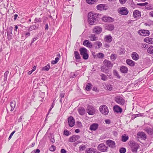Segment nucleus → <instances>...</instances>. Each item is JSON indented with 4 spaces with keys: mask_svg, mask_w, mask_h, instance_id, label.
Listing matches in <instances>:
<instances>
[{
    "mask_svg": "<svg viewBox=\"0 0 153 153\" xmlns=\"http://www.w3.org/2000/svg\"><path fill=\"white\" fill-rule=\"evenodd\" d=\"M99 14L97 13L90 12L88 15V21L91 25H95L97 23V19Z\"/></svg>",
    "mask_w": 153,
    "mask_h": 153,
    "instance_id": "nucleus-1",
    "label": "nucleus"
},
{
    "mask_svg": "<svg viewBox=\"0 0 153 153\" xmlns=\"http://www.w3.org/2000/svg\"><path fill=\"white\" fill-rule=\"evenodd\" d=\"M129 146L131 148L132 151L133 152L137 153L140 147L138 144L133 141H129Z\"/></svg>",
    "mask_w": 153,
    "mask_h": 153,
    "instance_id": "nucleus-2",
    "label": "nucleus"
},
{
    "mask_svg": "<svg viewBox=\"0 0 153 153\" xmlns=\"http://www.w3.org/2000/svg\"><path fill=\"white\" fill-rule=\"evenodd\" d=\"M80 55L82 56V58L85 60L87 59L89 57L88 53V50L84 47L80 48L79 49Z\"/></svg>",
    "mask_w": 153,
    "mask_h": 153,
    "instance_id": "nucleus-3",
    "label": "nucleus"
},
{
    "mask_svg": "<svg viewBox=\"0 0 153 153\" xmlns=\"http://www.w3.org/2000/svg\"><path fill=\"white\" fill-rule=\"evenodd\" d=\"M99 110L101 113L104 115H107L108 114L109 111L108 108L105 105L100 106Z\"/></svg>",
    "mask_w": 153,
    "mask_h": 153,
    "instance_id": "nucleus-4",
    "label": "nucleus"
},
{
    "mask_svg": "<svg viewBox=\"0 0 153 153\" xmlns=\"http://www.w3.org/2000/svg\"><path fill=\"white\" fill-rule=\"evenodd\" d=\"M114 100L117 103L120 105H123L125 103V100L120 96H116L114 98Z\"/></svg>",
    "mask_w": 153,
    "mask_h": 153,
    "instance_id": "nucleus-5",
    "label": "nucleus"
},
{
    "mask_svg": "<svg viewBox=\"0 0 153 153\" xmlns=\"http://www.w3.org/2000/svg\"><path fill=\"white\" fill-rule=\"evenodd\" d=\"M117 11L119 13L123 15H126L128 13V10L125 7L119 8L118 9Z\"/></svg>",
    "mask_w": 153,
    "mask_h": 153,
    "instance_id": "nucleus-6",
    "label": "nucleus"
},
{
    "mask_svg": "<svg viewBox=\"0 0 153 153\" xmlns=\"http://www.w3.org/2000/svg\"><path fill=\"white\" fill-rule=\"evenodd\" d=\"M108 147L105 146L104 143H101L97 147L99 150L103 152H106L108 150Z\"/></svg>",
    "mask_w": 153,
    "mask_h": 153,
    "instance_id": "nucleus-7",
    "label": "nucleus"
},
{
    "mask_svg": "<svg viewBox=\"0 0 153 153\" xmlns=\"http://www.w3.org/2000/svg\"><path fill=\"white\" fill-rule=\"evenodd\" d=\"M87 112L89 115H93L94 114L95 110L94 107L91 105H88L87 108Z\"/></svg>",
    "mask_w": 153,
    "mask_h": 153,
    "instance_id": "nucleus-8",
    "label": "nucleus"
},
{
    "mask_svg": "<svg viewBox=\"0 0 153 153\" xmlns=\"http://www.w3.org/2000/svg\"><path fill=\"white\" fill-rule=\"evenodd\" d=\"M68 125L70 127H73L75 125V120L73 117H69L68 118Z\"/></svg>",
    "mask_w": 153,
    "mask_h": 153,
    "instance_id": "nucleus-9",
    "label": "nucleus"
},
{
    "mask_svg": "<svg viewBox=\"0 0 153 153\" xmlns=\"http://www.w3.org/2000/svg\"><path fill=\"white\" fill-rule=\"evenodd\" d=\"M80 137L79 135L74 134L69 138L68 141L69 142H74L78 140Z\"/></svg>",
    "mask_w": 153,
    "mask_h": 153,
    "instance_id": "nucleus-10",
    "label": "nucleus"
},
{
    "mask_svg": "<svg viewBox=\"0 0 153 153\" xmlns=\"http://www.w3.org/2000/svg\"><path fill=\"white\" fill-rule=\"evenodd\" d=\"M103 63L105 66L108 68H111L113 66V64L110 61L107 59L105 60Z\"/></svg>",
    "mask_w": 153,
    "mask_h": 153,
    "instance_id": "nucleus-11",
    "label": "nucleus"
},
{
    "mask_svg": "<svg viewBox=\"0 0 153 153\" xmlns=\"http://www.w3.org/2000/svg\"><path fill=\"white\" fill-rule=\"evenodd\" d=\"M106 144L110 148H113L115 147V142L111 140H108L106 141Z\"/></svg>",
    "mask_w": 153,
    "mask_h": 153,
    "instance_id": "nucleus-12",
    "label": "nucleus"
},
{
    "mask_svg": "<svg viewBox=\"0 0 153 153\" xmlns=\"http://www.w3.org/2000/svg\"><path fill=\"white\" fill-rule=\"evenodd\" d=\"M102 21L105 22H111L114 21V19L109 16H103L102 18Z\"/></svg>",
    "mask_w": 153,
    "mask_h": 153,
    "instance_id": "nucleus-13",
    "label": "nucleus"
},
{
    "mask_svg": "<svg viewBox=\"0 0 153 153\" xmlns=\"http://www.w3.org/2000/svg\"><path fill=\"white\" fill-rule=\"evenodd\" d=\"M137 135L138 137L141 138L143 140H145L147 138V136L146 134L143 132H138Z\"/></svg>",
    "mask_w": 153,
    "mask_h": 153,
    "instance_id": "nucleus-14",
    "label": "nucleus"
},
{
    "mask_svg": "<svg viewBox=\"0 0 153 153\" xmlns=\"http://www.w3.org/2000/svg\"><path fill=\"white\" fill-rule=\"evenodd\" d=\"M138 33L143 36H148L149 34V32L148 30H141L138 31Z\"/></svg>",
    "mask_w": 153,
    "mask_h": 153,
    "instance_id": "nucleus-15",
    "label": "nucleus"
},
{
    "mask_svg": "<svg viewBox=\"0 0 153 153\" xmlns=\"http://www.w3.org/2000/svg\"><path fill=\"white\" fill-rule=\"evenodd\" d=\"M83 44L85 46L87 47L90 48H92V43L88 40H85L83 42Z\"/></svg>",
    "mask_w": 153,
    "mask_h": 153,
    "instance_id": "nucleus-16",
    "label": "nucleus"
},
{
    "mask_svg": "<svg viewBox=\"0 0 153 153\" xmlns=\"http://www.w3.org/2000/svg\"><path fill=\"white\" fill-rule=\"evenodd\" d=\"M113 111L117 113H121L122 111V109L118 105L114 106L113 108Z\"/></svg>",
    "mask_w": 153,
    "mask_h": 153,
    "instance_id": "nucleus-17",
    "label": "nucleus"
},
{
    "mask_svg": "<svg viewBox=\"0 0 153 153\" xmlns=\"http://www.w3.org/2000/svg\"><path fill=\"white\" fill-rule=\"evenodd\" d=\"M9 72L8 71H6L4 73V77L3 79V80L1 82V85H4L6 83L7 79V77L8 75L9 74Z\"/></svg>",
    "mask_w": 153,
    "mask_h": 153,
    "instance_id": "nucleus-18",
    "label": "nucleus"
},
{
    "mask_svg": "<svg viewBox=\"0 0 153 153\" xmlns=\"http://www.w3.org/2000/svg\"><path fill=\"white\" fill-rule=\"evenodd\" d=\"M102 29L99 26H96L93 29V32L97 34H99L102 31Z\"/></svg>",
    "mask_w": 153,
    "mask_h": 153,
    "instance_id": "nucleus-19",
    "label": "nucleus"
},
{
    "mask_svg": "<svg viewBox=\"0 0 153 153\" xmlns=\"http://www.w3.org/2000/svg\"><path fill=\"white\" fill-rule=\"evenodd\" d=\"M144 131L149 135H153V129L150 127L145 128Z\"/></svg>",
    "mask_w": 153,
    "mask_h": 153,
    "instance_id": "nucleus-20",
    "label": "nucleus"
},
{
    "mask_svg": "<svg viewBox=\"0 0 153 153\" xmlns=\"http://www.w3.org/2000/svg\"><path fill=\"white\" fill-rule=\"evenodd\" d=\"M98 124L94 123L90 126L89 129L92 131H95L98 128Z\"/></svg>",
    "mask_w": 153,
    "mask_h": 153,
    "instance_id": "nucleus-21",
    "label": "nucleus"
},
{
    "mask_svg": "<svg viewBox=\"0 0 153 153\" xmlns=\"http://www.w3.org/2000/svg\"><path fill=\"white\" fill-rule=\"evenodd\" d=\"M133 14L134 18H137L141 16V12L138 10H135L133 12Z\"/></svg>",
    "mask_w": 153,
    "mask_h": 153,
    "instance_id": "nucleus-22",
    "label": "nucleus"
},
{
    "mask_svg": "<svg viewBox=\"0 0 153 153\" xmlns=\"http://www.w3.org/2000/svg\"><path fill=\"white\" fill-rule=\"evenodd\" d=\"M144 41L149 44H153V39L152 38L146 37L144 39Z\"/></svg>",
    "mask_w": 153,
    "mask_h": 153,
    "instance_id": "nucleus-23",
    "label": "nucleus"
},
{
    "mask_svg": "<svg viewBox=\"0 0 153 153\" xmlns=\"http://www.w3.org/2000/svg\"><path fill=\"white\" fill-rule=\"evenodd\" d=\"M112 40V38L110 35H106L104 38L105 41L107 42H111Z\"/></svg>",
    "mask_w": 153,
    "mask_h": 153,
    "instance_id": "nucleus-24",
    "label": "nucleus"
},
{
    "mask_svg": "<svg viewBox=\"0 0 153 153\" xmlns=\"http://www.w3.org/2000/svg\"><path fill=\"white\" fill-rule=\"evenodd\" d=\"M105 28L106 29L108 30L112 31L114 29V26L112 24H110L106 25Z\"/></svg>",
    "mask_w": 153,
    "mask_h": 153,
    "instance_id": "nucleus-25",
    "label": "nucleus"
},
{
    "mask_svg": "<svg viewBox=\"0 0 153 153\" xmlns=\"http://www.w3.org/2000/svg\"><path fill=\"white\" fill-rule=\"evenodd\" d=\"M126 62L128 65L131 66H134L135 65V62L130 59H127Z\"/></svg>",
    "mask_w": 153,
    "mask_h": 153,
    "instance_id": "nucleus-26",
    "label": "nucleus"
},
{
    "mask_svg": "<svg viewBox=\"0 0 153 153\" xmlns=\"http://www.w3.org/2000/svg\"><path fill=\"white\" fill-rule=\"evenodd\" d=\"M120 71L123 73H126L128 71V68L124 66H123L120 68Z\"/></svg>",
    "mask_w": 153,
    "mask_h": 153,
    "instance_id": "nucleus-27",
    "label": "nucleus"
},
{
    "mask_svg": "<svg viewBox=\"0 0 153 153\" xmlns=\"http://www.w3.org/2000/svg\"><path fill=\"white\" fill-rule=\"evenodd\" d=\"M39 27V25L37 24V25H33L30 26L29 29H28V31H32L36 29H38Z\"/></svg>",
    "mask_w": 153,
    "mask_h": 153,
    "instance_id": "nucleus-28",
    "label": "nucleus"
},
{
    "mask_svg": "<svg viewBox=\"0 0 153 153\" xmlns=\"http://www.w3.org/2000/svg\"><path fill=\"white\" fill-rule=\"evenodd\" d=\"M132 59L135 60H137L139 59L138 54L136 52H133L131 54Z\"/></svg>",
    "mask_w": 153,
    "mask_h": 153,
    "instance_id": "nucleus-29",
    "label": "nucleus"
},
{
    "mask_svg": "<svg viewBox=\"0 0 153 153\" xmlns=\"http://www.w3.org/2000/svg\"><path fill=\"white\" fill-rule=\"evenodd\" d=\"M96 149L93 148H90L87 149L86 150V153H96Z\"/></svg>",
    "mask_w": 153,
    "mask_h": 153,
    "instance_id": "nucleus-30",
    "label": "nucleus"
},
{
    "mask_svg": "<svg viewBox=\"0 0 153 153\" xmlns=\"http://www.w3.org/2000/svg\"><path fill=\"white\" fill-rule=\"evenodd\" d=\"M11 29L9 31L7 32V38L9 40H11L12 38V27H11Z\"/></svg>",
    "mask_w": 153,
    "mask_h": 153,
    "instance_id": "nucleus-31",
    "label": "nucleus"
},
{
    "mask_svg": "<svg viewBox=\"0 0 153 153\" xmlns=\"http://www.w3.org/2000/svg\"><path fill=\"white\" fill-rule=\"evenodd\" d=\"M79 114L81 115H83L85 113V110L83 108L80 107L78 109Z\"/></svg>",
    "mask_w": 153,
    "mask_h": 153,
    "instance_id": "nucleus-32",
    "label": "nucleus"
},
{
    "mask_svg": "<svg viewBox=\"0 0 153 153\" xmlns=\"http://www.w3.org/2000/svg\"><path fill=\"white\" fill-rule=\"evenodd\" d=\"M129 138V137L126 134H124L121 136V141L123 142H126Z\"/></svg>",
    "mask_w": 153,
    "mask_h": 153,
    "instance_id": "nucleus-33",
    "label": "nucleus"
},
{
    "mask_svg": "<svg viewBox=\"0 0 153 153\" xmlns=\"http://www.w3.org/2000/svg\"><path fill=\"white\" fill-rule=\"evenodd\" d=\"M101 71L102 72L106 74L108 73L109 72L108 69L106 68V67L104 66H102L101 67Z\"/></svg>",
    "mask_w": 153,
    "mask_h": 153,
    "instance_id": "nucleus-34",
    "label": "nucleus"
},
{
    "mask_svg": "<svg viewBox=\"0 0 153 153\" xmlns=\"http://www.w3.org/2000/svg\"><path fill=\"white\" fill-rule=\"evenodd\" d=\"M16 105V102L15 101H11L10 103V106L11 108L10 111H13L15 108Z\"/></svg>",
    "mask_w": 153,
    "mask_h": 153,
    "instance_id": "nucleus-35",
    "label": "nucleus"
},
{
    "mask_svg": "<svg viewBox=\"0 0 153 153\" xmlns=\"http://www.w3.org/2000/svg\"><path fill=\"white\" fill-rule=\"evenodd\" d=\"M74 57L76 59H81V57L79 53L77 51H75L74 52Z\"/></svg>",
    "mask_w": 153,
    "mask_h": 153,
    "instance_id": "nucleus-36",
    "label": "nucleus"
},
{
    "mask_svg": "<svg viewBox=\"0 0 153 153\" xmlns=\"http://www.w3.org/2000/svg\"><path fill=\"white\" fill-rule=\"evenodd\" d=\"M89 38L90 39L91 41H95L97 40V37L94 34H91L90 36H89Z\"/></svg>",
    "mask_w": 153,
    "mask_h": 153,
    "instance_id": "nucleus-37",
    "label": "nucleus"
},
{
    "mask_svg": "<svg viewBox=\"0 0 153 153\" xmlns=\"http://www.w3.org/2000/svg\"><path fill=\"white\" fill-rule=\"evenodd\" d=\"M97 1V0H86V2L89 4H94Z\"/></svg>",
    "mask_w": 153,
    "mask_h": 153,
    "instance_id": "nucleus-38",
    "label": "nucleus"
},
{
    "mask_svg": "<svg viewBox=\"0 0 153 153\" xmlns=\"http://www.w3.org/2000/svg\"><path fill=\"white\" fill-rule=\"evenodd\" d=\"M148 52L151 54H153V46L149 47L147 49Z\"/></svg>",
    "mask_w": 153,
    "mask_h": 153,
    "instance_id": "nucleus-39",
    "label": "nucleus"
},
{
    "mask_svg": "<svg viewBox=\"0 0 153 153\" xmlns=\"http://www.w3.org/2000/svg\"><path fill=\"white\" fill-rule=\"evenodd\" d=\"M71 134V132L67 129L64 130L63 135L66 136H68Z\"/></svg>",
    "mask_w": 153,
    "mask_h": 153,
    "instance_id": "nucleus-40",
    "label": "nucleus"
},
{
    "mask_svg": "<svg viewBox=\"0 0 153 153\" xmlns=\"http://www.w3.org/2000/svg\"><path fill=\"white\" fill-rule=\"evenodd\" d=\"M97 56L99 58L102 59L104 56V55L102 53H99L97 54L96 56Z\"/></svg>",
    "mask_w": 153,
    "mask_h": 153,
    "instance_id": "nucleus-41",
    "label": "nucleus"
},
{
    "mask_svg": "<svg viewBox=\"0 0 153 153\" xmlns=\"http://www.w3.org/2000/svg\"><path fill=\"white\" fill-rule=\"evenodd\" d=\"M117 56L116 54H111L110 58L112 61H114L117 58Z\"/></svg>",
    "mask_w": 153,
    "mask_h": 153,
    "instance_id": "nucleus-42",
    "label": "nucleus"
},
{
    "mask_svg": "<svg viewBox=\"0 0 153 153\" xmlns=\"http://www.w3.org/2000/svg\"><path fill=\"white\" fill-rule=\"evenodd\" d=\"M50 68V65L49 64H48L46 66L42 68V70L43 71H48Z\"/></svg>",
    "mask_w": 153,
    "mask_h": 153,
    "instance_id": "nucleus-43",
    "label": "nucleus"
},
{
    "mask_svg": "<svg viewBox=\"0 0 153 153\" xmlns=\"http://www.w3.org/2000/svg\"><path fill=\"white\" fill-rule=\"evenodd\" d=\"M55 100H54L53 101V102L52 103V104L51 105V106L49 110V111H48V114H47V117L48 115L49 114V113H50V111H51V109H52V108L53 107L54 105H55Z\"/></svg>",
    "mask_w": 153,
    "mask_h": 153,
    "instance_id": "nucleus-44",
    "label": "nucleus"
},
{
    "mask_svg": "<svg viewBox=\"0 0 153 153\" xmlns=\"http://www.w3.org/2000/svg\"><path fill=\"white\" fill-rule=\"evenodd\" d=\"M103 4H100L97 5V9L99 10H102Z\"/></svg>",
    "mask_w": 153,
    "mask_h": 153,
    "instance_id": "nucleus-45",
    "label": "nucleus"
},
{
    "mask_svg": "<svg viewBox=\"0 0 153 153\" xmlns=\"http://www.w3.org/2000/svg\"><path fill=\"white\" fill-rule=\"evenodd\" d=\"M113 74H114L116 76L117 78L118 79H120V76L118 74V73L117 72V71L115 70H114L113 71Z\"/></svg>",
    "mask_w": 153,
    "mask_h": 153,
    "instance_id": "nucleus-46",
    "label": "nucleus"
},
{
    "mask_svg": "<svg viewBox=\"0 0 153 153\" xmlns=\"http://www.w3.org/2000/svg\"><path fill=\"white\" fill-rule=\"evenodd\" d=\"M100 76L101 77V79L102 80L105 81L107 79V77L104 74H102Z\"/></svg>",
    "mask_w": 153,
    "mask_h": 153,
    "instance_id": "nucleus-47",
    "label": "nucleus"
},
{
    "mask_svg": "<svg viewBox=\"0 0 153 153\" xmlns=\"http://www.w3.org/2000/svg\"><path fill=\"white\" fill-rule=\"evenodd\" d=\"M120 153H125L126 152V149L124 147L121 148L119 150Z\"/></svg>",
    "mask_w": 153,
    "mask_h": 153,
    "instance_id": "nucleus-48",
    "label": "nucleus"
},
{
    "mask_svg": "<svg viewBox=\"0 0 153 153\" xmlns=\"http://www.w3.org/2000/svg\"><path fill=\"white\" fill-rule=\"evenodd\" d=\"M56 147L54 145H52L49 148V150L52 152H53L55 150Z\"/></svg>",
    "mask_w": 153,
    "mask_h": 153,
    "instance_id": "nucleus-49",
    "label": "nucleus"
},
{
    "mask_svg": "<svg viewBox=\"0 0 153 153\" xmlns=\"http://www.w3.org/2000/svg\"><path fill=\"white\" fill-rule=\"evenodd\" d=\"M41 19L39 18H36L34 19V23L36 24L37 22H41Z\"/></svg>",
    "mask_w": 153,
    "mask_h": 153,
    "instance_id": "nucleus-50",
    "label": "nucleus"
},
{
    "mask_svg": "<svg viewBox=\"0 0 153 153\" xmlns=\"http://www.w3.org/2000/svg\"><path fill=\"white\" fill-rule=\"evenodd\" d=\"M77 75H76L75 73L71 72L70 74V77L71 78L75 77Z\"/></svg>",
    "mask_w": 153,
    "mask_h": 153,
    "instance_id": "nucleus-51",
    "label": "nucleus"
},
{
    "mask_svg": "<svg viewBox=\"0 0 153 153\" xmlns=\"http://www.w3.org/2000/svg\"><path fill=\"white\" fill-rule=\"evenodd\" d=\"M86 147L85 145H81L79 147V149L80 151H83L85 149Z\"/></svg>",
    "mask_w": 153,
    "mask_h": 153,
    "instance_id": "nucleus-52",
    "label": "nucleus"
},
{
    "mask_svg": "<svg viewBox=\"0 0 153 153\" xmlns=\"http://www.w3.org/2000/svg\"><path fill=\"white\" fill-rule=\"evenodd\" d=\"M95 44L98 46V48H100L102 45V43L100 42L97 41L95 42Z\"/></svg>",
    "mask_w": 153,
    "mask_h": 153,
    "instance_id": "nucleus-53",
    "label": "nucleus"
},
{
    "mask_svg": "<svg viewBox=\"0 0 153 153\" xmlns=\"http://www.w3.org/2000/svg\"><path fill=\"white\" fill-rule=\"evenodd\" d=\"M57 62V57H56L55 60H53L51 61V63L52 64L54 65L56 64Z\"/></svg>",
    "mask_w": 153,
    "mask_h": 153,
    "instance_id": "nucleus-54",
    "label": "nucleus"
},
{
    "mask_svg": "<svg viewBox=\"0 0 153 153\" xmlns=\"http://www.w3.org/2000/svg\"><path fill=\"white\" fill-rule=\"evenodd\" d=\"M104 88L108 91H111L112 90L113 88L112 87H104Z\"/></svg>",
    "mask_w": 153,
    "mask_h": 153,
    "instance_id": "nucleus-55",
    "label": "nucleus"
},
{
    "mask_svg": "<svg viewBox=\"0 0 153 153\" xmlns=\"http://www.w3.org/2000/svg\"><path fill=\"white\" fill-rule=\"evenodd\" d=\"M141 45H142L141 47L142 48H147L148 47V45H147V44L142 43L141 44Z\"/></svg>",
    "mask_w": 153,
    "mask_h": 153,
    "instance_id": "nucleus-56",
    "label": "nucleus"
},
{
    "mask_svg": "<svg viewBox=\"0 0 153 153\" xmlns=\"http://www.w3.org/2000/svg\"><path fill=\"white\" fill-rule=\"evenodd\" d=\"M108 8L107 5L103 4V10H106L108 9Z\"/></svg>",
    "mask_w": 153,
    "mask_h": 153,
    "instance_id": "nucleus-57",
    "label": "nucleus"
},
{
    "mask_svg": "<svg viewBox=\"0 0 153 153\" xmlns=\"http://www.w3.org/2000/svg\"><path fill=\"white\" fill-rule=\"evenodd\" d=\"M65 94V93L64 91H62L60 94V97H61V98L64 97Z\"/></svg>",
    "mask_w": 153,
    "mask_h": 153,
    "instance_id": "nucleus-58",
    "label": "nucleus"
},
{
    "mask_svg": "<svg viewBox=\"0 0 153 153\" xmlns=\"http://www.w3.org/2000/svg\"><path fill=\"white\" fill-rule=\"evenodd\" d=\"M76 124L77 126L79 128L81 127L82 126V123L80 122L77 121L76 122Z\"/></svg>",
    "mask_w": 153,
    "mask_h": 153,
    "instance_id": "nucleus-59",
    "label": "nucleus"
},
{
    "mask_svg": "<svg viewBox=\"0 0 153 153\" xmlns=\"http://www.w3.org/2000/svg\"><path fill=\"white\" fill-rule=\"evenodd\" d=\"M15 131H13L10 134V136H9V137L8 138V140H10L12 137L13 135L15 133Z\"/></svg>",
    "mask_w": 153,
    "mask_h": 153,
    "instance_id": "nucleus-60",
    "label": "nucleus"
},
{
    "mask_svg": "<svg viewBox=\"0 0 153 153\" xmlns=\"http://www.w3.org/2000/svg\"><path fill=\"white\" fill-rule=\"evenodd\" d=\"M120 3L121 4H125L127 1V0H119Z\"/></svg>",
    "mask_w": 153,
    "mask_h": 153,
    "instance_id": "nucleus-61",
    "label": "nucleus"
},
{
    "mask_svg": "<svg viewBox=\"0 0 153 153\" xmlns=\"http://www.w3.org/2000/svg\"><path fill=\"white\" fill-rule=\"evenodd\" d=\"M92 90L97 92H98L99 91V90L97 88V87H94Z\"/></svg>",
    "mask_w": 153,
    "mask_h": 153,
    "instance_id": "nucleus-62",
    "label": "nucleus"
},
{
    "mask_svg": "<svg viewBox=\"0 0 153 153\" xmlns=\"http://www.w3.org/2000/svg\"><path fill=\"white\" fill-rule=\"evenodd\" d=\"M25 38H27V37H29L30 36V34L29 32H27L25 33Z\"/></svg>",
    "mask_w": 153,
    "mask_h": 153,
    "instance_id": "nucleus-63",
    "label": "nucleus"
},
{
    "mask_svg": "<svg viewBox=\"0 0 153 153\" xmlns=\"http://www.w3.org/2000/svg\"><path fill=\"white\" fill-rule=\"evenodd\" d=\"M148 4V3L147 2H146L144 3H143L138 4V5L140 6H145L147 4Z\"/></svg>",
    "mask_w": 153,
    "mask_h": 153,
    "instance_id": "nucleus-64",
    "label": "nucleus"
}]
</instances>
